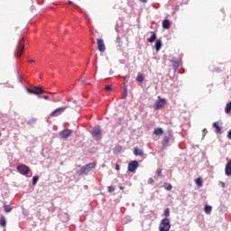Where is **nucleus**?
<instances>
[{"label":"nucleus","instance_id":"obj_21","mask_svg":"<svg viewBox=\"0 0 231 231\" xmlns=\"http://www.w3.org/2000/svg\"><path fill=\"white\" fill-rule=\"evenodd\" d=\"M231 112V101L226 105L225 113L228 115Z\"/></svg>","mask_w":231,"mask_h":231},{"label":"nucleus","instance_id":"obj_5","mask_svg":"<svg viewBox=\"0 0 231 231\" xmlns=\"http://www.w3.org/2000/svg\"><path fill=\"white\" fill-rule=\"evenodd\" d=\"M16 169H17V171L23 176H26V174L30 172V167L26 166L25 164H21L17 166Z\"/></svg>","mask_w":231,"mask_h":231},{"label":"nucleus","instance_id":"obj_14","mask_svg":"<svg viewBox=\"0 0 231 231\" xmlns=\"http://www.w3.org/2000/svg\"><path fill=\"white\" fill-rule=\"evenodd\" d=\"M151 37L147 39L148 42H154V41H156V33H154V32H151Z\"/></svg>","mask_w":231,"mask_h":231},{"label":"nucleus","instance_id":"obj_45","mask_svg":"<svg viewBox=\"0 0 231 231\" xmlns=\"http://www.w3.org/2000/svg\"><path fill=\"white\" fill-rule=\"evenodd\" d=\"M86 83V81H82V84H85Z\"/></svg>","mask_w":231,"mask_h":231},{"label":"nucleus","instance_id":"obj_12","mask_svg":"<svg viewBox=\"0 0 231 231\" xmlns=\"http://www.w3.org/2000/svg\"><path fill=\"white\" fill-rule=\"evenodd\" d=\"M225 174L226 176H231V159L226 164Z\"/></svg>","mask_w":231,"mask_h":231},{"label":"nucleus","instance_id":"obj_2","mask_svg":"<svg viewBox=\"0 0 231 231\" xmlns=\"http://www.w3.org/2000/svg\"><path fill=\"white\" fill-rule=\"evenodd\" d=\"M171 220L169 218H163L159 225V231H170Z\"/></svg>","mask_w":231,"mask_h":231},{"label":"nucleus","instance_id":"obj_35","mask_svg":"<svg viewBox=\"0 0 231 231\" xmlns=\"http://www.w3.org/2000/svg\"><path fill=\"white\" fill-rule=\"evenodd\" d=\"M148 183H149L150 185H152V184L154 183V180H152V178H150V179L148 180Z\"/></svg>","mask_w":231,"mask_h":231},{"label":"nucleus","instance_id":"obj_47","mask_svg":"<svg viewBox=\"0 0 231 231\" xmlns=\"http://www.w3.org/2000/svg\"><path fill=\"white\" fill-rule=\"evenodd\" d=\"M0 136H1V132H0Z\"/></svg>","mask_w":231,"mask_h":231},{"label":"nucleus","instance_id":"obj_29","mask_svg":"<svg viewBox=\"0 0 231 231\" xmlns=\"http://www.w3.org/2000/svg\"><path fill=\"white\" fill-rule=\"evenodd\" d=\"M137 82H143V75L139 74L136 78Z\"/></svg>","mask_w":231,"mask_h":231},{"label":"nucleus","instance_id":"obj_15","mask_svg":"<svg viewBox=\"0 0 231 231\" xmlns=\"http://www.w3.org/2000/svg\"><path fill=\"white\" fill-rule=\"evenodd\" d=\"M134 154L135 156H143V151H142V150H140L138 148H134Z\"/></svg>","mask_w":231,"mask_h":231},{"label":"nucleus","instance_id":"obj_17","mask_svg":"<svg viewBox=\"0 0 231 231\" xmlns=\"http://www.w3.org/2000/svg\"><path fill=\"white\" fill-rule=\"evenodd\" d=\"M155 50H156V51H160V50H162V40H157L156 41Z\"/></svg>","mask_w":231,"mask_h":231},{"label":"nucleus","instance_id":"obj_36","mask_svg":"<svg viewBox=\"0 0 231 231\" xmlns=\"http://www.w3.org/2000/svg\"><path fill=\"white\" fill-rule=\"evenodd\" d=\"M227 138L228 140H231V130H229L227 133Z\"/></svg>","mask_w":231,"mask_h":231},{"label":"nucleus","instance_id":"obj_25","mask_svg":"<svg viewBox=\"0 0 231 231\" xmlns=\"http://www.w3.org/2000/svg\"><path fill=\"white\" fill-rule=\"evenodd\" d=\"M37 123V118L33 117L27 122L28 125H33V124Z\"/></svg>","mask_w":231,"mask_h":231},{"label":"nucleus","instance_id":"obj_41","mask_svg":"<svg viewBox=\"0 0 231 231\" xmlns=\"http://www.w3.org/2000/svg\"><path fill=\"white\" fill-rule=\"evenodd\" d=\"M141 3H147V0H140Z\"/></svg>","mask_w":231,"mask_h":231},{"label":"nucleus","instance_id":"obj_34","mask_svg":"<svg viewBox=\"0 0 231 231\" xmlns=\"http://www.w3.org/2000/svg\"><path fill=\"white\" fill-rule=\"evenodd\" d=\"M105 89H106V91H111V89H112L111 85H106V86L105 87Z\"/></svg>","mask_w":231,"mask_h":231},{"label":"nucleus","instance_id":"obj_40","mask_svg":"<svg viewBox=\"0 0 231 231\" xmlns=\"http://www.w3.org/2000/svg\"><path fill=\"white\" fill-rule=\"evenodd\" d=\"M203 133H204V134H207V133H208L207 129H204Z\"/></svg>","mask_w":231,"mask_h":231},{"label":"nucleus","instance_id":"obj_38","mask_svg":"<svg viewBox=\"0 0 231 231\" xmlns=\"http://www.w3.org/2000/svg\"><path fill=\"white\" fill-rule=\"evenodd\" d=\"M43 98H44L45 100H50V97H48V96H43Z\"/></svg>","mask_w":231,"mask_h":231},{"label":"nucleus","instance_id":"obj_39","mask_svg":"<svg viewBox=\"0 0 231 231\" xmlns=\"http://www.w3.org/2000/svg\"><path fill=\"white\" fill-rule=\"evenodd\" d=\"M125 97H127V90L124 92V98H125Z\"/></svg>","mask_w":231,"mask_h":231},{"label":"nucleus","instance_id":"obj_11","mask_svg":"<svg viewBox=\"0 0 231 231\" xmlns=\"http://www.w3.org/2000/svg\"><path fill=\"white\" fill-rule=\"evenodd\" d=\"M165 98L159 97V99L155 102L154 107L155 109H162L163 106H165Z\"/></svg>","mask_w":231,"mask_h":231},{"label":"nucleus","instance_id":"obj_44","mask_svg":"<svg viewBox=\"0 0 231 231\" xmlns=\"http://www.w3.org/2000/svg\"><path fill=\"white\" fill-rule=\"evenodd\" d=\"M29 62H35V60H29Z\"/></svg>","mask_w":231,"mask_h":231},{"label":"nucleus","instance_id":"obj_6","mask_svg":"<svg viewBox=\"0 0 231 231\" xmlns=\"http://www.w3.org/2000/svg\"><path fill=\"white\" fill-rule=\"evenodd\" d=\"M27 92L31 93L32 95H42L44 90L41 87H35L34 89L27 88Z\"/></svg>","mask_w":231,"mask_h":231},{"label":"nucleus","instance_id":"obj_7","mask_svg":"<svg viewBox=\"0 0 231 231\" xmlns=\"http://www.w3.org/2000/svg\"><path fill=\"white\" fill-rule=\"evenodd\" d=\"M64 111H66V106L57 108L50 114V116H52V117L60 116V115H62Z\"/></svg>","mask_w":231,"mask_h":231},{"label":"nucleus","instance_id":"obj_43","mask_svg":"<svg viewBox=\"0 0 231 231\" xmlns=\"http://www.w3.org/2000/svg\"><path fill=\"white\" fill-rule=\"evenodd\" d=\"M69 5H73V2L72 1H69Z\"/></svg>","mask_w":231,"mask_h":231},{"label":"nucleus","instance_id":"obj_33","mask_svg":"<svg viewBox=\"0 0 231 231\" xmlns=\"http://www.w3.org/2000/svg\"><path fill=\"white\" fill-rule=\"evenodd\" d=\"M173 68H180V61H174Z\"/></svg>","mask_w":231,"mask_h":231},{"label":"nucleus","instance_id":"obj_42","mask_svg":"<svg viewBox=\"0 0 231 231\" xmlns=\"http://www.w3.org/2000/svg\"><path fill=\"white\" fill-rule=\"evenodd\" d=\"M222 187H225V182L220 181Z\"/></svg>","mask_w":231,"mask_h":231},{"label":"nucleus","instance_id":"obj_19","mask_svg":"<svg viewBox=\"0 0 231 231\" xmlns=\"http://www.w3.org/2000/svg\"><path fill=\"white\" fill-rule=\"evenodd\" d=\"M5 212L10 213L14 208L10 207V205L4 204L3 206Z\"/></svg>","mask_w":231,"mask_h":231},{"label":"nucleus","instance_id":"obj_28","mask_svg":"<svg viewBox=\"0 0 231 231\" xmlns=\"http://www.w3.org/2000/svg\"><path fill=\"white\" fill-rule=\"evenodd\" d=\"M37 181H39V176L32 177V185H37Z\"/></svg>","mask_w":231,"mask_h":231},{"label":"nucleus","instance_id":"obj_46","mask_svg":"<svg viewBox=\"0 0 231 231\" xmlns=\"http://www.w3.org/2000/svg\"><path fill=\"white\" fill-rule=\"evenodd\" d=\"M120 189H124L123 187H120Z\"/></svg>","mask_w":231,"mask_h":231},{"label":"nucleus","instance_id":"obj_8","mask_svg":"<svg viewBox=\"0 0 231 231\" xmlns=\"http://www.w3.org/2000/svg\"><path fill=\"white\" fill-rule=\"evenodd\" d=\"M138 167H139L138 161H132L128 164V171L129 172H136V169H138Z\"/></svg>","mask_w":231,"mask_h":231},{"label":"nucleus","instance_id":"obj_9","mask_svg":"<svg viewBox=\"0 0 231 231\" xmlns=\"http://www.w3.org/2000/svg\"><path fill=\"white\" fill-rule=\"evenodd\" d=\"M73 134V131L70 129H64L61 132H60V136H61V138H64L65 140L69 138V136H71V134Z\"/></svg>","mask_w":231,"mask_h":231},{"label":"nucleus","instance_id":"obj_31","mask_svg":"<svg viewBox=\"0 0 231 231\" xmlns=\"http://www.w3.org/2000/svg\"><path fill=\"white\" fill-rule=\"evenodd\" d=\"M107 190H108V192H115V187H113V186H108V187H107Z\"/></svg>","mask_w":231,"mask_h":231},{"label":"nucleus","instance_id":"obj_10","mask_svg":"<svg viewBox=\"0 0 231 231\" xmlns=\"http://www.w3.org/2000/svg\"><path fill=\"white\" fill-rule=\"evenodd\" d=\"M97 50L101 51V53H104L106 51V44L104 43V40L102 39H97Z\"/></svg>","mask_w":231,"mask_h":231},{"label":"nucleus","instance_id":"obj_16","mask_svg":"<svg viewBox=\"0 0 231 231\" xmlns=\"http://www.w3.org/2000/svg\"><path fill=\"white\" fill-rule=\"evenodd\" d=\"M0 226H6V217L5 216H0Z\"/></svg>","mask_w":231,"mask_h":231},{"label":"nucleus","instance_id":"obj_13","mask_svg":"<svg viewBox=\"0 0 231 231\" xmlns=\"http://www.w3.org/2000/svg\"><path fill=\"white\" fill-rule=\"evenodd\" d=\"M162 28H164V30H169V28H171V22L169 20H163Z\"/></svg>","mask_w":231,"mask_h":231},{"label":"nucleus","instance_id":"obj_1","mask_svg":"<svg viewBox=\"0 0 231 231\" xmlns=\"http://www.w3.org/2000/svg\"><path fill=\"white\" fill-rule=\"evenodd\" d=\"M97 167V163L95 162H90L83 167L80 168V170L79 171V176H88L89 174V172H91V171H93V169H95Z\"/></svg>","mask_w":231,"mask_h":231},{"label":"nucleus","instance_id":"obj_3","mask_svg":"<svg viewBox=\"0 0 231 231\" xmlns=\"http://www.w3.org/2000/svg\"><path fill=\"white\" fill-rule=\"evenodd\" d=\"M90 134H92L93 138H95V140H102V128H100V126L94 127L90 131Z\"/></svg>","mask_w":231,"mask_h":231},{"label":"nucleus","instance_id":"obj_20","mask_svg":"<svg viewBox=\"0 0 231 231\" xmlns=\"http://www.w3.org/2000/svg\"><path fill=\"white\" fill-rule=\"evenodd\" d=\"M153 134H157V136H162V134H163V129L156 128L153 132Z\"/></svg>","mask_w":231,"mask_h":231},{"label":"nucleus","instance_id":"obj_26","mask_svg":"<svg viewBox=\"0 0 231 231\" xmlns=\"http://www.w3.org/2000/svg\"><path fill=\"white\" fill-rule=\"evenodd\" d=\"M164 216H165V218L171 216V209L169 208L164 209Z\"/></svg>","mask_w":231,"mask_h":231},{"label":"nucleus","instance_id":"obj_18","mask_svg":"<svg viewBox=\"0 0 231 231\" xmlns=\"http://www.w3.org/2000/svg\"><path fill=\"white\" fill-rule=\"evenodd\" d=\"M213 127H215L216 133H217V134H221V127L219 125H217V123H213Z\"/></svg>","mask_w":231,"mask_h":231},{"label":"nucleus","instance_id":"obj_22","mask_svg":"<svg viewBox=\"0 0 231 231\" xmlns=\"http://www.w3.org/2000/svg\"><path fill=\"white\" fill-rule=\"evenodd\" d=\"M204 212L206 214H210L212 212V206L206 205L204 208Z\"/></svg>","mask_w":231,"mask_h":231},{"label":"nucleus","instance_id":"obj_37","mask_svg":"<svg viewBox=\"0 0 231 231\" xmlns=\"http://www.w3.org/2000/svg\"><path fill=\"white\" fill-rule=\"evenodd\" d=\"M116 171H120V166L118 164L116 165Z\"/></svg>","mask_w":231,"mask_h":231},{"label":"nucleus","instance_id":"obj_30","mask_svg":"<svg viewBox=\"0 0 231 231\" xmlns=\"http://www.w3.org/2000/svg\"><path fill=\"white\" fill-rule=\"evenodd\" d=\"M196 183H197L198 187H203V183L201 182V179H197Z\"/></svg>","mask_w":231,"mask_h":231},{"label":"nucleus","instance_id":"obj_27","mask_svg":"<svg viewBox=\"0 0 231 231\" xmlns=\"http://www.w3.org/2000/svg\"><path fill=\"white\" fill-rule=\"evenodd\" d=\"M160 176H162V169H157L154 178L158 179V178H160Z\"/></svg>","mask_w":231,"mask_h":231},{"label":"nucleus","instance_id":"obj_23","mask_svg":"<svg viewBox=\"0 0 231 231\" xmlns=\"http://www.w3.org/2000/svg\"><path fill=\"white\" fill-rule=\"evenodd\" d=\"M169 140H171L169 136H164L162 140V147H167V143H169Z\"/></svg>","mask_w":231,"mask_h":231},{"label":"nucleus","instance_id":"obj_4","mask_svg":"<svg viewBox=\"0 0 231 231\" xmlns=\"http://www.w3.org/2000/svg\"><path fill=\"white\" fill-rule=\"evenodd\" d=\"M23 51H24V38H22L20 41H19V43H18V46L15 50V56L16 57H21V55H23Z\"/></svg>","mask_w":231,"mask_h":231},{"label":"nucleus","instance_id":"obj_24","mask_svg":"<svg viewBox=\"0 0 231 231\" xmlns=\"http://www.w3.org/2000/svg\"><path fill=\"white\" fill-rule=\"evenodd\" d=\"M162 187L165 189V190H172V184L171 183H164Z\"/></svg>","mask_w":231,"mask_h":231},{"label":"nucleus","instance_id":"obj_32","mask_svg":"<svg viewBox=\"0 0 231 231\" xmlns=\"http://www.w3.org/2000/svg\"><path fill=\"white\" fill-rule=\"evenodd\" d=\"M63 216H64L63 221H69V216L68 214L65 213Z\"/></svg>","mask_w":231,"mask_h":231}]
</instances>
